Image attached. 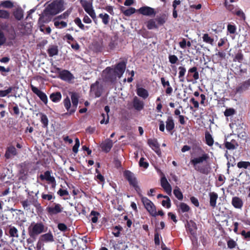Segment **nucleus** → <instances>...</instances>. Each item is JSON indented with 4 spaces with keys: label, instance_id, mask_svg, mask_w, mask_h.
I'll list each match as a JSON object with an SVG mask.
<instances>
[{
    "label": "nucleus",
    "instance_id": "obj_1",
    "mask_svg": "<svg viewBox=\"0 0 250 250\" xmlns=\"http://www.w3.org/2000/svg\"><path fill=\"white\" fill-rule=\"evenodd\" d=\"M126 66V62L122 61L117 63L114 68L107 67L103 71L104 81L106 83H113L116 82L117 78H120L124 73Z\"/></svg>",
    "mask_w": 250,
    "mask_h": 250
},
{
    "label": "nucleus",
    "instance_id": "obj_2",
    "mask_svg": "<svg viewBox=\"0 0 250 250\" xmlns=\"http://www.w3.org/2000/svg\"><path fill=\"white\" fill-rule=\"evenodd\" d=\"M200 149L202 152L201 156L190 159L189 163L196 171L203 174L208 175L211 170L209 164L207 163L209 156L201 148Z\"/></svg>",
    "mask_w": 250,
    "mask_h": 250
},
{
    "label": "nucleus",
    "instance_id": "obj_3",
    "mask_svg": "<svg viewBox=\"0 0 250 250\" xmlns=\"http://www.w3.org/2000/svg\"><path fill=\"white\" fill-rule=\"evenodd\" d=\"M63 10V2L62 0H54L46 6L40 18L45 21H49L53 16Z\"/></svg>",
    "mask_w": 250,
    "mask_h": 250
},
{
    "label": "nucleus",
    "instance_id": "obj_4",
    "mask_svg": "<svg viewBox=\"0 0 250 250\" xmlns=\"http://www.w3.org/2000/svg\"><path fill=\"white\" fill-rule=\"evenodd\" d=\"M45 226L42 223H32L29 227V234L30 237H37V235L44 232Z\"/></svg>",
    "mask_w": 250,
    "mask_h": 250
},
{
    "label": "nucleus",
    "instance_id": "obj_5",
    "mask_svg": "<svg viewBox=\"0 0 250 250\" xmlns=\"http://www.w3.org/2000/svg\"><path fill=\"white\" fill-rule=\"evenodd\" d=\"M124 176L128 181L129 185L132 186L136 191H138V190H140L137 179L132 172L128 170H125L124 172Z\"/></svg>",
    "mask_w": 250,
    "mask_h": 250
},
{
    "label": "nucleus",
    "instance_id": "obj_6",
    "mask_svg": "<svg viewBox=\"0 0 250 250\" xmlns=\"http://www.w3.org/2000/svg\"><path fill=\"white\" fill-rule=\"evenodd\" d=\"M52 170H47L44 172L43 174L40 175V178L42 181L46 180L48 184H51V188L54 189L57 185L55 178L51 176Z\"/></svg>",
    "mask_w": 250,
    "mask_h": 250
},
{
    "label": "nucleus",
    "instance_id": "obj_7",
    "mask_svg": "<svg viewBox=\"0 0 250 250\" xmlns=\"http://www.w3.org/2000/svg\"><path fill=\"white\" fill-rule=\"evenodd\" d=\"M56 70L59 73V78L61 80L66 82H69L74 79L73 74L68 70H61L59 67H57Z\"/></svg>",
    "mask_w": 250,
    "mask_h": 250
},
{
    "label": "nucleus",
    "instance_id": "obj_8",
    "mask_svg": "<svg viewBox=\"0 0 250 250\" xmlns=\"http://www.w3.org/2000/svg\"><path fill=\"white\" fill-rule=\"evenodd\" d=\"M187 77L191 78L190 79H187V81L188 82H192L193 81H196L199 79V74L197 67L193 66L188 70Z\"/></svg>",
    "mask_w": 250,
    "mask_h": 250
},
{
    "label": "nucleus",
    "instance_id": "obj_9",
    "mask_svg": "<svg viewBox=\"0 0 250 250\" xmlns=\"http://www.w3.org/2000/svg\"><path fill=\"white\" fill-rule=\"evenodd\" d=\"M71 99L72 103V106L69 112L65 113V115H70L73 114L77 109L79 102V96L76 93H72L71 95Z\"/></svg>",
    "mask_w": 250,
    "mask_h": 250
},
{
    "label": "nucleus",
    "instance_id": "obj_10",
    "mask_svg": "<svg viewBox=\"0 0 250 250\" xmlns=\"http://www.w3.org/2000/svg\"><path fill=\"white\" fill-rule=\"evenodd\" d=\"M31 88L33 92L36 94L45 104H46L48 102L46 95L33 85H31Z\"/></svg>",
    "mask_w": 250,
    "mask_h": 250
},
{
    "label": "nucleus",
    "instance_id": "obj_11",
    "mask_svg": "<svg viewBox=\"0 0 250 250\" xmlns=\"http://www.w3.org/2000/svg\"><path fill=\"white\" fill-rule=\"evenodd\" d=\"M138 11L139 13L147 16H154L156 14V12L153 8L147 6L141 7Z\"/></svg>",
    "mask_w": 250,
    "mask_h": 250
},
{
    "label": "nucleus",
    "instance_id": "obj_12",
    "mask_svg": "<svg viewBox=\"0 0 250 250\" xmlns=\"http://www.w3.org/2000/svg\"><path fill=\"white\" fill-rule=\"evenodd\" d=\"M113 142L110 139H106L104 142L100 144V147L103 151L108 153L113 146Z\"/></svg>",
    "mask_w": 250,
    "mask_h": 250
},
{
    "label": "nucleus",
    "instance_id": "obj_13",
    "mask_svg": "<svg viewBox=\"0 0 250 250\" xmlns=\"http://www.w3.org/2000/svg\"><path fill=\"white\" fill-rule=\"evenodd\" d=\"M250 86V79L241 83L235 89V93H242Z\"/></svg>",
    "mask_w": 250,
    "mask_h": 250
},
{
    "label": "nucleus",
    "instance_id": "obj_14",
    "mask_svg": "<svg viewBox=\"0 0 250 250\" xmlns=\"http://www.w3.org/2000/svg\"><path fill=\"white\" fill-rule=\"evenodd\" d=\"M85 11L91 17L96 15L94 10L93 9L91 4L88 3L86 0H81Z\"/></svg>",
    "mask_w": 250,
    "mask_h": 250
},
{
    "label": "nucleus",
    "instance_id": "obj_15",
    "mask_svg": "<svg viewBox=\"0 0 250 250\" xmlns=\"http://www.w3.org/2000/svg\"><path fill=\"white\" fill-rule=\"evenodd\" d=\"M90 91L93 92L96 97H100L102 93V89L99 86V82L97 81L90 86Z\"/></svg>",
    "mask_w": 250,
    "mask_h": 250
},
{
    "label": "nucleus",
    "instance_id": "obj_16",
    "mask_svg": "<svg viewBox=\"0 0 250 250\" xmlns=\"http://www.w3.org/2000/svg\"><path fill=\"white\" fill-rule=\"evenodd\" d=\"M147 144L157 154L159 155L161 153L160 145L156 139H149L147 140Z\"/></svg>",
    "mask_w": 250,
    "mask_h": 250
},
{
    "label": "nucleus",
    "instance_id": "obj_17",
    "mask_svg": "<svg viewBox=\"0 0 250 250\" xmlns=\"http://www.w3.org/2000/svg\"><path fill=\"white\" fill-rule=\"evenodd\" d=\"M17 154V149L14 146H10L6 148L5 153V157L6 159H10L12 156H16Z\"/></svg>",
    "mask_w": 250,
    "mask_h": 250
},
{
    "label": "nucleus",
    "instance_id": "obj_18",
    "mask_svg": "<svg viewBox=\"0 0 250 250\" xmlns=\"http://www.w3.org/2000/svg\"><path fill=\"white\" fill-rule=\"evenodd\" d=\"M161 186L165 189L167 193H170L171 192V187L168 182L165 175L161 179Z\"/></svg>",
    "mask_w": 250,
    "mask_h": 250
},
{
    "label": "nucleus",
    "instance_id": "obj_19",
    "mask_svg": "<svg viewBox=\"0 0 250 250\" xmlns=\"http://www.w3.org/2000/svg\"><path fill=\"white\" fill-rule=\"evenodd\" d=\"M62 208L60 205L56 204L55 206L48 207L46 208L47 211L48 212L50 215H53L57 214V213L61 212L62 211Z\"/></svg>",
    "mask_w": 250,
    "mask_h": 250
},
{
    "label": "nucleus",
    "instance_id": "obj_20",
    "mask_svg": "<svg viewBox=\"0 0 250 250\" xmlns=\"http://www.w3.org/2000/svg\"><path fill=\"white\" fill-rule=\"evenodd\" d=\"M133 105L134 108L137 111H141L144 108V103L141 101L137 97L135 96L133 100Z\"/></svg>",
    "mask_w": 250,
    "mask_h": 250
},
{
    "label": "nucleus",
    "instance_id": "obj_21",
    "mask_svg": "<svg viewBox=\"0 0 250 250\" xmlns=\"http://www.w3.org/2000/svg\"><path fill=\"white\" fill-rule=\"evenodd\" d=\"M136 93L138 96L144 99H146L149 95L147 90L143 87H137Z\"/></svg>",
    "mask_w": 250,
    "mask_h": 250
},
{
    "label": "nucleus",
    "instance_id": "obj_22",
    "mask_svg": "<svg viewBox=\"0 0 250 250\" xmlns=\"http://www.w3.org/2000/svg\"><path fill=\"white\" fill-rule=\"evenodd\" d=\"M166 129L167 131L170 132L174 128V123L173 118L171 116H168L166 121Z\"/></svg>",
    "mask_w": 250,
    "mask_h": 250
},
{
    "label": "nucleus",
    "instance_id": "obj_23",
    "mask_svg": "<svg viewBox=\"0 0 250 250\" xmlns=\"http://www.w3.org/2000/svg\"><path fill=\"white\" fill-rule=\"evenodd\" d=\"M143 205L152 216H156L157 215L154 204H143Z\"/></svg>",
    "mask_w": 250,
    "mask_h": 250
},
{
    "label": "nucleus",
    "instance_id": "obj_24",
    "mask_svg": "<svg viewBox=\"0 0 250 250\" xmlns=\"http://www.w3.org/2000/svg\"><path fill=\"white\" fill-rule=\"evenodd\" d=\"M62 97V94L60 92H53L49 96L50 99L54 103H58L61 101Z\"/></svg>",
    "mask_w": 250,
    "mask_h": 250
},
{
    "label": "nucleus",
    "instance_id": "obj_25",
    "mask_svg": "<svg viewBox=\"0 0 250 250\" xmlns=\"http://www.w3.org/2000/svg\"><path fill=\"white\" fill-rule=\"evenodd\" d=\"M179 81L183 83L185 82L184 76L186 72V68L184 66H180L178 67Z\"/></svg>",
    "mask_w": 250,
    "mask_h": 250
},
{
    "label": "nucleus",
    "instance_id": "obj_26",
    "mask_svg": "<svg viewBox=\"0 0 250 250\" xmlns=\"http://www.w3.org/2000/svg\"><path fill=\"white\" fill-rule=\"evenodd\" d=\"M188 230L191 235H194L196 233V230L197 229L196 224L192 221H190L187 224Z\"/></svg>",
    "mask_w": 250,
    "mask_h": 250
},
{
    "label": "nucleus",
    "instance_id": "obj_27",
    "mask_svg": "<svg viewBox=\"0 0 250 250\" xmlns=\"http://www.w3.org/2000/svg\"><path fill=\"white\" fill-rule=\"evenodd\" d=\"M205 141L206 143L209 146H213L214 143V140L209 132L208 131L205 132Z\"/></svg>",
    "mask_w": 250,
    "mask_h": 250
},
{
    "label": "nucleus",
    "instance_id": "obj_28",
    "mask_svg": "<svg viewBox=\"0 0 250 250\" xmlns=\"http://www.w3.org/2000/svg\"><path fill=\"white\" fill-rule=\"evenodd\" d=\"M104 111L106 113L107 119H106V121H105V115L104 113H102V116L103 117V119L100 121V123L101 124H107L109 122V116H108V114L110 111L109 107L108 105H106L104 107Z\"/></svg>",
    "mask_w": 250,
    "mask_h": 250
},
{
    "label": "nucleus",
    "instance_id": "obj_29",
    "mask_svg": "<svg viewBox=\"0 0 250 250\" xmlns=\"http://www.w3.org/2000/svg\"><path fill=\"white\" fill-rule=\"evenodd\" d=\"M39 114L41 116V122L42 124V127L44 128L47 127L48 125V119L47 116L42 112L39 113Z\"/></svg>",
    "mask_w": 250,
    "mask_h": 250
},
{
    "label": "nucleus",
    "instance_id": "obj_30",
    "mask_svg": "<svg viewBox=\"0 0 250 250\" xmlns=\"http://www.w3.org/2000/svg\"><path fill=\"white\" fill-rule=\"evenodd\" d=\"M74 22L77 26L82 30H88L89 29V26H84L81 20L77 17L75 19L74 21Z\"/></svg>",
    "mask_w": 250,
    "mask_h": 250
},
{
    "label": "nucleus",
    "instance_id": "obj_31",
    "mask_svg": "<svg viewBox=\"0 0 250 250\" xmlns=\"http://www.w3.org/2000/svg\"><path fill=\"white\" fill-rule=\"evenodd\" d=\"M99 18L102 19V22L104 25L108 24L110 21V17L106 13H101L98 16Z\"/></svg>",
    "mask_w": 250,
    "mask_h": 250
},
{
    "label": "nucleus",
    "instance_id": "obj_32",
    "mask_svg": "<svg viewBox=\"0 0 250 250\" xmlns=\"http://www.w3.org/2000/svg\"><path fill=\"white\" fill-rule=\"evenodd\" d=\"M41 240L46 242L54 241L52 234L50 233H45L41 236Z\"/></svg>",
    "mask_w": 250,
    "mask_h": 250
},
{
    "label": "nucleus",
    "instance_id": "obj_33",
    "mask_svg": "<svg viewBox=\"0 0 250 250\" xmlns=\"http://www.w3.org/2000/svg\"><path fill=\"white\" fill-rule=\"evenodd\" d=\"M25 26L23 23L21 22L18 23L17 25V29L19 31L18 35L22 36L26 35L27 33L25 31Z\"/></svg>",
    "mask_w": 250,
    "mask_h": 250
},
{
    "label": "nucleus",
    "instance_id": "obj_34",
    "mask_svg": "<svg viewBox=\"0 0 250 250\" xmlns=\"http://www.w3.org/2000/svg\"><path fill=\"white\" fill-rule=\"evenodd\" d=\"M47 53L50 57H53L57 55L58 54V49L57 46H52L47 50Z\"/></svg>",
    "mask_w": 250,
    "mask_h": 250
},
{
    "label": "nucleus",
    "instance_id": "obj_35",
    "mask_svg": "<svg viewBox=\"0 0 250 250\" xmlns=\"http://www.w3.org/2000/svg\"><path fill=\"white\" fill-rule=\"evenodd\" d=\"M59 20H56L55 18L53 20L54 26L57 28H63L67 26V23L65 21H59Z\"/></svg>",
    "mask_w": 250,
    "mask_h": 250
},
{
    "label": "nucleus",
    "instance_id": "obj_36",
    "mask_svg": "<svg viewBox=\"0 0 250 250\" xmlns=\"http://www.w3.org/2000/svg\"><path fill=\"white\" fill-rule=\"evenodd\" d=\"M13 15L16 20L20 21L23 18V12L21 9H17L14 12Z\"/></svg>",
    "mask_w": 250,
    "mask_h": 250
},
{
    "label": "nucleus",
    "instance_id": "obj_37",
    "mask_svg": "<svg viewBox=\"0 0 250 250\" xmlns=\"http://www.w3.org/2000/svg\"><path fill=\"white\" fill-rule=\"evenodd\" d=\"M244 59V55L241 52V50H239L238 52L235 55L233 59V62H241Z\"/></svg>",
    "mask_w": 250,
    "mask_h": 250
},
{
    "label": "nucleus",
    "instance_id": "obj_38",
    "mask_svg": "<svg viewBox=\"0 0 250 250\" xmlns=\"http://www.w3.org/2000/svg\"><path fill=\"white\" fill-rule=\"evenodd\" d=\"M13 3L10 0L2 1L0 3V7L11 8L13 7Z\"/></svg>",
    "mask_w": 250,
    "mask_h": 250
},
{
    "label": "nucleus",
    "instance_id": "obj_39",
    "mask_svg": "<svg viewBox=\"0 0 250 250\" xmlns=\"http://www.w3.org/2000/svg\"><path fill=\"white\" fill-rule=\"evenodd\" d=\"M203 40L204 42L209 43L211 45L213 44L214 39L209 36L207 33L204 34L203 36Z\"/></svg>",
    "mask_w": 250,
    "mask_h": 250
},
{
    "label": "nucleus",
    "instance_id": "obj_40",
    "mask_svg": "<svg viewBox=\"0 0 250 250\" xmlns=\"http://www.w3.org/2000/svg\"><path fill=\"white\" fill-rule=\"evenodd\" d=\"M146 27L148 29H150V30L154 29V28H157V26L156 24L155 20H154V19L149 20L147 22Z\"/></svg>",
    "mask_w": 250,
    "mask_h": 250
},
{
    "label": "nucleus",
    "instance_id": "obj_41",
    "mask_svg": "<svg viewBox=\"0 0 250 250\" xmlns=\"http://www.w3.org/2000/svg\"><path fill=\"white\" fill-rule=\"evenodd\" d=\"M99 215L100 213L94 210L91 211L90 216H92L91 220L93 223H96L97 222Z\"/></svg>",
    "mask_w": 250,
    "mask_h": 250
},
{
    "label": "nucleus",
    "instance_id": "obj_42",
    "mask_svg": "<svg viewBox=\"0 0 250 250\" xmlns=\"http://www.w3.org/2000/svg\"><path fill=\"white\" fill-rule=\"evenodd\" d=\"M177 208H178L179 211L182 213L187 212L190 209L187 204H179V206H177Z\"/></svg>",
    "mask_w": 250,
    "mask_h": 250
},
{
    "label": "nucleus",
    "instance_id": "obj_43",
    "mask_svg": "<svg viewBox=\"0 0 250 250\" xmlns=\"http://www.w3.org/2000/svg\"><path fill=\"white\" fill-rule=\"evenodd\" d=\"M63 103L65 108L67 110L68 112H69L71 109V102L69 98L67 96L66 98L63 100Z\"/></svg>",
    "mask_w": 250,
    "mask_h": 250
},
{
    "label": "nucleus",
    "instance_id": "obj_44",
    "mask_svg": "<svg viewBox=\"0 0 250 250\" xmlns=\"http://www.w3.org/2000/svg\"><path fill=\"white\" fill-rule=\"evenodd\" d=\"M237 167L239 168H244L247 169L250 167V162L248 161H240L237 163Z\"/></svg>",
    "mask_w": 250,
    "mask_h": 250
},
{
    "label": "nucleus",
    "instance_id": "obj_45",
    "mask_svg": "<svg viewBox=\"0 0 250 250\" xmlns=\"http://www.w3.org/2000/svg\"><path fill=\"white\" fill-rule=\"evenodd\" d=\"M13 87L10 86L5 90H0V97H4L10 93L13 90Z\"/></svg>",
    "mask_w": 250,
    "mask_h": 250
},
{
    "label": "nucleus",
    "instance_id": "obj_46",
    "mask_svg": "<svg viewBox=\"0 0 250 250\" xmlns=\"http://www.w3.org/2000/svg\"><path fill=\"white\" fill-rule=\"evenodd\" d=\"M10 13L5 10H0V18L8 19L10 18Z\"/></svg>",
    "mask_w": 250,
    "mask_h": 250
},
{
    "label": "nucleus",
    "instance_id": "obj_47",
    "mask_svg": "<svg viewBox=\"0 0 250 250\" xmlns=\"http://www.w3.org/2000/svg\"><path fill=\"white\" fill-rule=\"evenodd\" d=\"M122 11L125 16H129L135 12L136 9L133 7H130L125 11H123V10Z\"/></svg>",
    "mask_w": 250,
    "mask_h": 250
},
{
    "label": "nucleus",
    "instance_id": "obj_48",
    "mask_svg": "<svg viewBox=\"0 0 250 250\" xmlns=\"http://www.w3.org/2000/svg\"><path fill=\"white\" fill-rule=\"evenodd\" d=\"M235 113V110L233 108H227L224 112V115L226 117H229L234 115Z\"/></svg>",
    "mask_w": 250,
    "mask_h": 250
},
{
    "label": "nucleus",
    "instance_id": "obj_49",
    "mask_svg": "<svg viewBox=\"0 0 250 250\" xmlns=\"http://www.w3.org/2000/svg\"><path fill=\"white\" fill-rule=\"evenodd\" d=\"M173 193L175 197L178 199L179 200H182L183 199V196L182 192L181 191L180 188H177L174 189Z\"/></svg>",
    "mask_w": 250,
    "mask_h": 250
},
{
    "label": "nucleus",
    "instance_id": "obj_50",
    "mask_svg": "<svg viewBox=\"0 0 250 250\" xmlns=\"http://www.w3.org/2000/svg\"><path fill=\"white\" fill-rule=\"evenodd\" d=\"M13 104L14 105L12 107L13 113L11 112V114L16 116H19L20 113V110L18 105L15 103H13Z\"/></svg>",
    "mask_w": 250,
    "mask_h": 250
},
{
    "label": "nucleus",
    "instance_id": "obj_51",
    "mask_svg": "<svg viewBox=\"0 0 250 250\" xmlns=\"http://www.w3.org/2000/svg\"><path fill=\"white\" fill-rule=\"evenodd\" d=\"M9 234L11 237H18L19 235L18 234L17 229L14 227H11L9 230Z\"/></svg>",
    "mask_w": 250,
    "mask_h": 250
},
{
    "label": "nucleus",
    "instance_id": "obj_52",
    "mask_svg": "<svg viewBox=\"0 0 250 250\" xmlns=\"http://www.w3.org/2000/svg\"><path fill=\"white\" fill-rule=\"evenodd\" d=\"M210 196V203H216V200L218 198V195L215 192H210L209 194Z\"/></svg>",
    "mask_w": 250,
    "mask_h": 250
},
{
    "label": "nucleus",
    "instance_id": "obj_53",
    "mask_svg": "<svg viewBox=\"0 0 250 250\" xmlns=\"http://www.w3.org/2000/svg\"><path fill=\"white\" fill-rule=\"evenodd\" d=\"M8 39L9 40L14 41L16 39V33L14 30V29L13 28L12 30H9L8 31Z\"/></svg>",
    "mask_w": 250,
    "mask_h": 250
},
{
    "label": "nucleus",
    "instance_id": "obj_54",
    "mask_svg": "<svg viewBox=\"0 0 250 250\" xmlns=\"http://www.w3.org/2000/svg\"><path fill=\"white\" fill-rule=\"evenodd\" d=\"M145 159L144 157H141L140 158L139 163V166L140 167H143L145 168H147L149 166V164H148V163H147V162L144 161Z\"/></svg>",
    "mask_w": 250,
    "mask_h": 250
},
{
    "label": "nucleus",
    "instance_id": "obj_55",
    "mask_svg": "<svg viewBox=\"0 0 250 250\" xmlns=\"http://www.w3.org/2000/svg\"><path fill=\"white\" fill-rule=\"evenodd\" d=\"M225 6L227 8V9L232 12L233 14L234 13V12L237 10V8H236L234 5L232 4H228L227 1H225Z\"/></svg>",
    "mask_w": 250,
    "mask_h": 250
},
{
    "label": "nucleus",
    "instance_id": "obj_56",
    "mask_svg": "<svg viewBox=\"0 0 250 250\" xmlns=\"http://www.w3.org/2000/svg\"><path fill=\"white\" fill-rule=\"evenodd\" d=\"M75 144L74 146H73L72 151L75 153H77L78 151V148L80 146L79 139L78 138H75Z\"/></svg>",
    "mask_w": 250,
    "mask_h": 250
},
{
    "label": "nucleus",
    "instance_id": "obj_57",
    "mask_svg": "<svg viewBox=\"0 0 250 250\" xmlns=\"http://www.w3.org/2000/svg\"><path fill=\"white\" fill-rule=\"evenodd\" d=\"M70 13V12L68 11V10L62 13V14L57 16L55 18L56 20H60V19H65L67 18L69 14Z\"/></svg>",
    "mask_w": 250,
    "mask_h": 250
},
{
    "label": "nucleus",
    "instance_id": "obj_58",
    "mask_svg": "<svg viewBox=\"0 0 250 250\" xmlns=\"http://www.w3.org/2000/svg\"><path fill=\"white\" fill-rule=\"evenodd\" d=\"M169 62L171 64H175L178 61V57L175 55H169L168 56Z\"/></svg>",
    "mask_w": 250,
    "mask_h": 250
},
{
    "label": "nucleus",
    "instance_id": "obj_59",
    "mask_svg": "<svg viewBox=\"0 0 250 250\" xmlns=\"http://www.w3.org/2000/svg\"><path fill=\"white\" fill-rule=\"evenodd\" d=\"M114 230H117V232L113 231L112 233L115 237H119L120 234V231L122 230L123 228L120 226H116L114 228Z\"/></svg>",
    "mask_w": 250,
    "mask_h": 250
},
{
    "label": "nucleus",
    "instance_id": "obj_60",
    "mask_svg": "<svg viewBox=\"0 0 250 250\" xmlns=\"http://www.w3.org/2000/svg\"><path fill=\"white\" fill-rule=\"evenodd\" d=\"M164 198L165 199L163 200L161 203H170V200L169 198L167 196H164L161 194H159L157 195V198Z\"/></svg>",
    "mask_w": 250,
    "mask_h": 250
},
{
    "label": "nucleus",
    "instance_id": "obj_61",
    "mask_svg": "<svg viewBox=\"0 0 250 250\" xmlns=\"http://www.w3.org/2000/svg\"><path fill=\"white\" fill-rule=\"evenodd\" d=\"M96 173H98L96 176L97 180H99L101 183H104V177L100 173L98 169H96Z\"/></svg>",
    "mask_w": 250,
    "mask_h": 250
},
{
    "label": "nucleus",
    "instance_id": "obj_62",
    "mask_svg": "<svg viewBox=\"0 0 250 250\" xmlns=\"http://www.w3.org/2000/svg\"><path fill=\"white\" fill-rule=\"evenodd\" d=\"M227 29L228 31L230 33V34H234L236 32V27L235 25L229 24L227 26Z\"/></svg>",
    "mask_w": 250,
    "mask_h": 250
},
{
    "label": "nucleus",
    "instance_id": "obj_63",
    "mask_svg": "<svg viewBox=\"0 0 250 250\" xmlns=\"http://www.w3.org/2000/svg\"><path fill=\"white\" fill-rule=\"evenodd\" d=\"M235 14H236L237 16L240 17L241 19L245 20V15L244 12L239 9H237V10L234 12Z\"/></svg>",
    "mask_w": 250,
    "mask_h": 250
},
{
    "label": "nucleus",
    "instance_id": "obj_64",
    "mask_svg": "<svg viewBox=\"0 0 250 250\" xmlns=\"http://www.w3.org/2000/svg\"><path fill=\"white\" fill-rule=\"evenodd\" d=\"M227 245L229 248L233 249L236 246V243L232 239H229L227 242Z\"/></svg>",
    "mask_w": 250,
    "mask_h": 250
}]
</instances>
